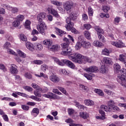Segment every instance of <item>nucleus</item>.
<instances>
[{
    "label": "nucleus",
    "mask_w": 126,
    "mask_h": 126,
    "mask_svg": "<svg viewBox=\"0 0 126 126\" xmlns=\"http://www.w3.org/2000/svg\"><path fill=\"white\" fill-rule=\"evenodd\" d=\"M69 59L73 63H75L81 64L84 61V56L79 53H73V56L69 57Z\"/></svg>",
    "instance_id": "f257e3e1"
},
{
    "label": "nucleus",
    "mask_w": 126,
    "mask_h": 126,
    "mask_svg": "<svg viewBox=\"0 0 126 126\" xmlns=\"http://www.w3.org/2000/svg\"><path fill=\"white\" fill-rule=\"evenodd\" d=\"M121 76H118L117 81L122 84V86L126 85V69L123 68L121 70Z\"/></svg>",
    "instance_id": "f03ea898"
},
{
    "label": "nucleus",
    "mask_w": 126,
    "mask_h": 126,
    "mask_svg": "<svg viewBox=\"0 0 126 126\" xmlns=\"http://www.w3.org/2000/svg\"><path fill=\"white\" fill-rule=\"evenodd\" d=\"M38 31L42 35H46L45 30H47V25L44 22H39V24L36 26Z\"/></svg>",
    "instance_id": "7ed1b4c3"
},
{
    "label": "nucleus",
    "mask_w": 126,
    "mask_h": 126,
    "mask_svg": "<svg viewBox=\"0 0 126 126\" xmlns=\"http://www.w3.org/2000/svg\"><path fill=\"white\" fill-rule=\"evenodd\" d=\"M4 7H5L6 9H7V10H10V11H11V13L13 14H15L19 11V9L16 7H12L10 5L4 4Z\"/></svg>",
    "instance_id": "20e7f679"
},
{
    "label": "nucleus",
    "mask_w": 126,
    "mask_h": 126,
    "mask_svg": "<svg viewBox=\"0 0 126 126\" xmlns=\"http://www.w3.org/2000/svg\"><path fill=\"white\" fill-rule=\"evenodd\" d=\"M47 11L48 13H50V14H53V16L56 17L57 18H59L60 17V15H59V13L58 11L55 9L53 8L52 6L48 7L47 8Z\"/></svg>",
    "instance_id": "39448f33"
},
{
    "label": "nucleus",
    "mask_w": 126,
    "mask_h": 126,
    "mask_svg": "<svg viewBox=\"0 0 126 126\" xmlns=\"http://www.w3.org/2000/svg\"><path fill=\"white\" fill-rule=\"evenodd\" d=\"M73 6V2L71 1H66L63 4V7L66 11H68V10H70V9L72 8Z\"/></svg>",
    "instance_id": "423d86ee"
},
{
    "label": "nucleus",
    "mask_w": 126,
    "mask_h": 126,
    "mask_svg": "<svg viewBox=\"0 0 126 126\" xmlns=\"http://www.w3.org/2000/svg\"><path fill=\"white\" fill-rule=\"evenodd\" d=\"M62 62L63 63H64V64H65L67 66H68V67H69L70 68H72V69L75 68V65L71 61L67 59H65V60H63Z\"/></svg>",
    "instance_id": "0eeeda50"
},
{
    "label": "nucleus",
    "mask_w": 126,
    "mask_h": 126,
    "mask_svg": "<svg viewBox=\"0 0 126 126\" xmlns=\"http://www.w3.org/2000/svg\"><path fill=\"white\" fill-rule=\"evenodd\" d=\"M65 50L66 51H62L61 52V55L65 56V57H66L67 56L69 57L73 56V53L72 52V49H71V48L68 47Z\"/></svg>",
    "instance_id": "6e6552de"
},
{
    "label": "nucleus",
    "mask_w": 126,
    "mask_h": 126,
    "mask_svg": "<svg viewBox=\"0 0 126 126\" xmlns=\"http://www.w3.org/2000/svg\"><path fill=\"white\" fill-rule=\"evenodd\" d=\"M98 70V67L94 65L85 68V71L87 72H97Z\"/></svg>",
    "instance_id": "1a4fd4ad"
},
{
    "label": "nucleus",
    "mask_w": 126,
    "mask_h": 126,
    "mask_svg": "<svg viewBox=\"0 0 126 126\" xmlns=\"http://www.w3.org/2000/svg\"><path fill=\"white\" fill-rule=\"evenodd\" d=\"M46 16H47V14L44 12L38 14L37 16V19L38 22H43V20L46 18Z\"/></svg>",
    "instance_id": "9d476101"
},
{
    "label": "nucleus",
    "mask_w": 126,
    "mask_h": 126,
    "mask_svg": "<svg viewBox=\"0 0 126 126\" xmlns=\"http://www.w3.org/2000/svg\"><path fill=\"white\" fill-rule=\"evenodd\" d=\"M49 79L54 83H58L60 81V78L55 74H52L50 77Z\"/></svg>",
    "instance_id": "9b49d317"
},
{
    "label": "nucleus",
    "mask_w": 126,
    "mask_h": 126,
    "mask_svg": "<svg viewBox=\"0 0 126 126\" xmlns=\"http://www.w3.org/2000/svg\"><path fill=\"white\" fill-rule=\"evenodd\" d=\"M66 21L67 25L65 26V28L67 30H69V29L73 28L74 24L71 22V20L69 19H66Z\"/></svg>",
    "instance_id": "f8f14e48"
},
{
    "label": "nucleus",
    "mask_w": 126,
    "mask_h": 126,
    "mask_svg": "<svg viewBox=\"0 0 126 126\" xmlns=\"http://www.w3.org/2000/svg\"><path fill=\"white\" fill-rule=\"evenodd\" d=\"M43 96V97L48 98L49 99H58V95L53 93H49V94H44Z\"/></svg>",
    "instance_id": "ddd939ff"
},
{
    "label": "nucleus",
    "mask_w": 126,
    "mask_h": 126,
    "mask_svg": "<svg viewBox=\"0 0 126 126\" xmlns=\"http://www.w3.org/2000/svg\"><path fill=\"white\" fill-rule=\"evenodd\" d=\"M55 29L56 30L55 32L57 33V34H58V35L60 36V37H63V35H65V34H66V32H65L57 27H55Z\"/></svg>",
    "instance_id": "4468645a"
},
{
    "label": "nucleus",
    "mask_w": 126,
    "mask_h": 126,
    "mask_svg": "<svg viewBox=\"0 0 126 126\" xmlns=\"http://www.w3.org/2000/svg\"><path fill=\"white\" fill-rule=\"evenodd\" d=\"M94 29L96 31L97 35H104L105 32H104V31L100 27L96 26L94 27Z\"/></svg>",
    "instance_id": "2eb2a0df"
},
{
    "label": "nucleus",
    "mask_w": 126,
    "mask_h": 126,
    "mask_svg": "<svg viewBox=\"0 0 126 126\" xmlns=\"http://www.w3.org/2000/svg\"><path fill=\"white\" fill-rule=\"evenodd\" d=\"M39 113L40 111H39V109L37 107L34 108L31 112L32 116L34 118H36Z\"/></svg>",
    "instance_id": "dca6fc26"
},
{
    "label": "nucleus",
    "mask_w": 126,
    "mask_h": 126,
    "mask_svg": "<svg viewBox=\"0 0 126 126\" xmlns=\"http://www.w3.org/2000/svg\"><path fill=\"white\" fill-rule=\"evenodd\" d=\"M16 65L15 64H11V68L10 69V71L12 74H17V72H18V70L17 68L15 67Z\"/></svg>",
    "instance_id": "f3484780"
},
{
    "label": "nucleus",
    "mask_w": 126,
    "mask_h": 126,
    "mask_svg": "<svg viewBox=\"0 0 126 126\" xmlns=\"http://www.w3.org/2000/svg\"><path fill=\"white\" fill-rule=\"evenodd\" d=\"M61 49V46L58 44L53 45L51 47L49 48L50 51L52 52H58L59 50Z\"/></svg>",
    "instance_id": "a211bd4d"
},
{
    "label": "nucleus",
    "mask_w": 126,
    "mask_h": 126,
    "mask_svg": "<svg viewBox=\"0 0 126 126\" xmlns=\"http://www.w3.org/2000/svg\"><path fill=\"white\" fill-rule=\"evenodd\" d=\"M103 62L105 64H112L113 61L110 58L104 57L103 59Z\"/></svg>",
    "instance_id": "6ab92c4d"
},
{
    "label": "nucleus",
    "mask_w": 126,
    "mask_h": 126,
    "mask_svg": "<svg viewBox=\"0 0 126 126\" xmlns=\"http://www.w3.org/2000/svg\"><path fill=\"white\" fill-rule=\"evenodd\" d=\"M26 46L31 52H33L34 51V45L33 44L31 43L30 42H27L26 43Z\"/></svg>",
    "instance_id": "aec40b11"
},
{
    "label": "nucleus",
    "mask_w": 126,
    "mask_h": 126,
    "mask_svg": "<svg viewBox=\"0 0 126 126\" xmlns=\"http://www.w3.org/2000/svg\"><path fill=\"white\" fill-rule=\"evenodd\" d=\"M67 36H68V38H69V39H68V38H67L66 37H63V42H66L65 43H67L68 44H69L70 40L71 41H72V42H74V39H73V37H72V36H71V35H68Z\"/></svg>",
    "instance_id": "412c9836"
},
{
    "label": "nucleus",
    "mask_w": 126,
    "mask_h": 126,
    "mask_svg": "<svg viewBox=\"0 0 126 126\" xmlns=\"http://www.w3.org/2000/svg\"><path fill=\"white\" fill-rule=\"evenodd\" d=\"M82 46L85 49H88V48H90L91 47V43H90L89 42L83 41V42L82 43Z\"/></svg>",
    "instance_id": "4be33fe9"
},
{
    "label": "nucleus",
    "mask_w": 126,
    "mask_h": 126,
    "mask_svg": "<svg viewBox=\"0 0 126 126\" xmlns=\"http://www.w3.org/2000/svg\"><path fill=\"white\" fill-rule=\"evenodd\" d=\"M84 102L86 106L94 105V101L90 99H86L85 100Z\"/></svg>",
    "instance_id": "5701e85b"
},
{
    "label": "nucleus",
    "mask_w": 126,
    "mask_h": 126,
    "mask_svg": "<svg viewBox=\"0 0 126 126\" xmlns=\"http://www.w3.org/2000/svg\"><path fill=\"white\" fill-rule=\"evenodd\" d=\"M93 44L95 47H98L99 48H101L103 46V43L97 40L94 41Z\"/></svg>",
    "instance_id": "b1692460"
},
{
    "label": "nucleus",
    "mask_w": 126,
    "mask_h": 126,
    "mask_svg": "<svg viewBox=\"0 0 126 126\" xmlns=\"http://www.w3.org/2000/svg\"><path fill=\"white\" fill-rule=\"evenodd\" d=\"M84 34L86 39H87L88 40L91 39V33L89 31H85L84 32Z\"/></svg>",
    "instance_id": "393cba45"
},
{
    "label": "nucleus",
    "mask_w": 126,
    "mask_h": 126,
    "mask_svg": "<svg viewBox=\"0 0 126 126\" xmlns=\"http://www.w3.org/2000/svg\"><path fill=\"white\" fill-rule=\"evenodd\" d=\"M31 24V22L29 21V20H27L25 24V27L26 29H28V30H30L31 29V27H30V25Z\"/></svg>",
    "instance_id": "a878e982"
},
{
    "label": "nucleus",
    "mask_w": 126,
    "mask_h": 126,
    "mask_svg": "<svg viewBox=\"0 0 126 126\" xmlns=\"http://www.w3.org/2000/svg\"><path fill=\"white\" fill-rule=\"evenodd\" d=\"M17 53H18L19 56L21 58H23V59H25V58H26V57H27L26 54L24 53V52L21 51L20 50H17Z\"/></svg>",
    "instance_id": "bb28decb"
},
{
    "label": "nucleus",
    "mask_w": 126,
    "mask_h": 126,
    "mask_svg": "<svg viewBox=\"0 0 126 126\" xmlns=\"http://www.w3.org/2000/svg\"><path fill=\"white\" fill-rule=\"evenodd\" d=\"M19 38L23 42H26L27 41V37L24 34L21 33L19 34Z\"/></svg>",
    "instance_id": "cd10ccee"
},
{
    "label": "nucleus",
    "mask_w": 126,
    "mask_h": 126,
    "mask_svg": "<svg viewBox=\"0 0 126 126\" xmlns=\"http://www.w3.org/2000/svg\"><path fill=\"white\" fill-rule=\"evenodd\" d=\"M111 45H113L116 48H123V45L121 44V43H119L118 42H112Z\"/></svg>",
    "instance_id": "c85d7f7f"
},
{
    "label": "nucleus",
    "mask_w": 126,
    "mask_h": 126,
    "mask_svg": "<svg viewBox=\"0 0 126 126\" xmlns=\"http://www.w3.org/2000/svg\"><path fill=\"white\" fill-rule=\"evenodd\" d=\"M88 13L89 16H93L94 11H93V9L91 6L89 7L88 9Z\"/></svg>",
    "instance_id": "c756f323"
},
{
    "label": "nucleus",
    "mask_w": 126,
    "mask_h": 126,
    "mask_svg": "<svg viewBox=\"0 0 126 126\" xmlns=\"http://www.w3.org/2000/svg\"><path fill=\"white\" fill-rule=\"evenodd\" d=\"M100 71L101 73H106L107 72V68L105 65H102L101 66Z\"/></svg>",
    "instance_id": "7c9ffc66"
},
{
    "label": "nucleus",
    "mask_w": 126,
    "mask_h": 126,
    "mask_svg": "<svg viewBox=\"0 0 126 126\" xmlns=\"http://www.w3.org/2000/svg\"><path fill=\"white\" fill-rule=\"evenodd\" d=\"M94 92H95V93H97V94L99 95V96H104V93L101 90H99L98 89H95L94 90Z\"/></svg>",
    "instance_id": "2f4dec72"
},
{
    "label": "nucleus",
    "mask_w": 126,
    "mask_h": 126,
    "mask_svg": "<svg viewBox=\"0 0 126 126\" xmlns=\"http://www.w3.org/2000/svg\"><path fill=\"white\" fill-rule=\"evenodd\" d=\"M13 27H18L20 25V22L18 20L16 19V20L14 21L12 23Z\"/></svg>",
    "instance_id": "473e14b6"
},
{
    "label": "nucleus",
    "mask_w": 126,
    "mask_h": 126,
    "mask_svg": "<svg viewBox=\"0 0 126 126\" xmlns=\"http://www.w3.org/2000/svg\"><path fill=\"white\" fill-rule=\"evenodd\" d=\"M43 44L46 46H51L53 44V41L50 39L45 40L43 41Z\"/></svg>",
    "instance_id": "72a5a7b5"
},
{
    "label": "nucleus",
    "mask_w": 126,
    "mask_h": 126,
    "mask_svg": "<svg viewBox=\"0 0 126 126\" xmlns=\"http://www.w3.org/2000/svg\"><path fill=\"white\" fill-rule=\"evenodd\" d=\"M92 27V26L90 24H85L83 25L84 29H86V30H90Z\"/></svg>",
    "instance_id": "f704fd0d"
},
{
    "label": "nucleus",
    "mask_w": 126,
    "mask_h": 126,
    "mask_svg": "<svg viewBox=\"0 0 126 126\" xmlns=\"http://www.w3.org/2000/svg\"><path fill=\"white\" fill-rule=\"evenodd\" d=\"M69 18L70 20H75L76 19V16H75L73 12H72L69 15Z\"/></svg>",
    "instance_id": "c9c22d12"
},
{
    "label": "nucleus",
    "mask_w": 126,
    "mask_h": 126,
    "mask_svg": "<svg viewBox=\"0 0 126 126\" xmlns=\"http://www.w3.org/2000/svg\"><path fill=\"white\" fill-rule=\"evenodd\" d=\"M68 46H69V43L63 42L61 44V46L63 50H65L66 49L68 48Z\"/></svg>",
    "instance_id": "e433bc0d"
},
{
    "label": "nucleus",
    "mask_w": 126,
    "mask_h": 126,
    "mask_svg": "<svg viewBox=\"0 0 126 126\" xmlns=\"http://www.w3.org/2000/svg\"><path fill=\"white\" fill-rule=\"evenodd\" d=\"M51 3L54 5H57V6H60L62 4V3L60 1L55 0H51Z\"/></svg>",
    "instance_id": "4c0bfd02"
},
{
    "label": "nucleus",
    "mask_w": 126,
    "mask_h": 126,
    "mask_svg": "<svg viewBox=\"0 0 126 126\" xmlns=\"http://www.w3.org/2000/svg\"><path fill=\"white\" fill-rule=\"evenodd\" d=\"M65 123H67V124H69V126H71L72 125H74V123H73L74 121L71 119H66L65 121Z\"/></svg>",
    "instance_id": "58836bf2"
},
{
    "label": "nucleus",
    "mask_w": 126,
    "mask_h": 126,
    "mask_svg": "<svg viewBox=\"0 0 126 126\" xmlns=\"http://www.w3.org/2000/svg\"><path fill=\"white\" fill-rule=\"evenodd\" d=\"M58 89L60 90L62 93H63V94H65V95H66L67 94V92H66V90H65V89L62 87H58Z\"/></svg>",
    "instance_id": "ea45409f"
},
{
    "label": "nucleus",
    "mask_w": 126,
    "mask_h": 126,
    "mask_svg": "<svg viewBox=\"0 0 126 126\" xmlns=\"http://www.w3.org/2000/svg\"><path fill=\"white\" fill-rule=\"evenodd\" d=\"M16 19L20 22V21H23L24 20V16L23 15H19L17 16Z\"/></svg>",
    "instance_id": "a19ab883"
},
{
    "label": "nucleus",
    "mask_w": 126,
    "mask_h": 126,
    "mask_svg": "<svg viewBox=\"0 0 126 126\" xmlns=\"http://www.w3.org/2000/svg\"><path fill=\"white\" fill-rule=\"evenodd\" d=\"M114 68L115 71H119V70H121V66L119 64L116 63L114 65Z\"/></svg>",
    "instance_id": "79ce46f5"
},
{
    "label": "nucleus",
    "mask_w": 126,
    "mask_h": 126,
    "mask_svg": "<svg viewBox=\"0 0 126 126\" xmlns=\"http://www.w3.org/2000/svg\"><path fill=\"white\" fill-rule=\"evenodd\" d=\"M98 37L99 38V40L101 42H103V43H105V42H106V40L105 39V37H104V35L102 34H98Z\"/></svg>",
    "instance_id": "37998d69"
},
{
    "label": "nucleus",
    "mask_w": 126,
    "mask_h": 126,
    "mask_svg": "<svg viewBox=\"0 0 126 126\" xmlns=\"http://www.w3.org/2000/svg\"><path fill=\"white\" fill-rule=\"evenodd\" d=\"M107 105L109 107H114V106H115V101L112 100H109L107 102Z\"/></svg>",
    "instance_id": "c03bdc74"
},
{
    "label": "nucleus",
    "mask_w": 126,
    "mask_h": 126,
    "mask_svg": "<svg viewBox=\"0 0 126 126\" xmlns=\"http://www.w3.org/2000/svg\"><path fill=\"white\" fill-rule=\"evenodd\" d=\"M36 49L37 51H42L43 50V46L41 44H37L36 46Z\"/></svg>",
    "instance_id": "a18cd8bd"
},
{
    "label": "nucleus",
    "mask_w": 126,
    "mask_h": 126,
    "mask_svg": "<svg viewBox=\"0 0 126 126\" xmlns=\"http://www.w3.org/2000/svg\"><path fill=\"white\" fill-rule=\"evenodd\" d=\"M24 76L26 78H28V79H31V78H32V75L29 72L25 73Z\"/></svg>",
    "instance_id": "49530a36"
},
{
    "label": "nucleus",
    "mask_w": 126,
    "mask_h": 126,
    "mask_svg": "<svg viewBox=\"0 0 126 126\" xmlns=\"http://www.w3.org/2000/svg\"><path fill=\"white\" fill-rule=\"evenodd\" d=\"M34 94L36 97H41L42 96V94H41V93L39 91H35L34 92Z\"/></svg>",
    "instance_id": "de8ad7c7"
},
{
    "label": "nucleus",
    "mask_w": 126,
    "mask_h": 126,
    "mask_svg": "<svg viewBox=\"0 0 126 126\" xmlns=\"http://www.w3.org/2000/svg\"><path fill=\"white\" fill-rule=\"evenodd\" d=\"M102 10L104 12H108L110 10V7L108 6H103Z\"/></svg>",
    "instance_id": "09e8293b"
},
{
    "label": "nucleus",
    "mask_w": 126,
    "mask_h": 126,
    "mask_svg": "<svg viewBox=\"0 0 126 126\" xmlns=\"http://www.w3.org/2000/svg\"><path fill=\"white\" fill-rule=\"evenodd\" d=\"M84 76L88 79V80H92V76L90 75L89 74L85 73Z\"/></svg>",
    "instance_id": "8fccbe9b"
},
{
    "label": "nucleus",
    "mask_w": 126,
    "mask_h": 126,
    "mask_svg": "<svg viewBox=\"0 0 126 126\" xmlns=\"http://www.w3.org/2000/svg\"><path fill=\"white\" fill-rule=\"evenodd\" d=\"M80 87L82 88L83 90H84L86 92H88V91L89 90V89L88 88L87 86H84L83 85H80Z\"/></svg>",
    "instance_id": "3c124183"
},
{
    "label": "nucleus",
    "mask_w": 126,
    "mask_h": 126,
    "mask_svg": "<svg viewBox=\"0 0 126 126\" xmlns=\"http://www.w3.org/2000/svg\"><path fill=\"white\" fill-rule=\"evenodd\" d=\"M119 61L122 62V63H125L126 60H125V55L124 54H121L120 55V57L119 58Z\"/></svg>",
    "instance_id": "603ef678"
},
{
    "label": "nucleus",
    "mask_w": 126,
    "mask_h": 126,
    "mask_svg": "<svg viewBox=\"0 0 126 126\" xmlns=\"http://www.w3.org/2000/svg\"><path fill=\"white\" fill-rule=\"evenodd\" d=\"M41 69L42 71H46L48 69V66L45 64L41 65Z\"/></svg>",
    "instance_id": "864d4df0"
},
{
    "label": "nucleus",
    "mask_w": 126,
    "mask_h": 126,
    "mask_svg": "<svg viewBox=\"0 0 126 126\" xmlns=\"http://www.w3.org/2000/svg\"><path fill=\"white\" fill-rule=\"evenodd\" d=\"M33 63H34V64H37V65H40V64H43V61H41V60H34L33 61Z\"/></svg>",
    "instance_id": "5fc2aeb1"
},
{
    "label": "nucleus",
    "mask_w": 126,
    "mask_h": 126,
    "mask_svg": "<svg viewBox=\"0 0 126 126\" xmlns=\"http://www.w3.org/2000/svg\"><path fill=\"white\" fill-rule=\"evenodd\" d=\"M80 117L83 119H87V114L84 112H82L80 113Z\"/></svg>",
    "instance_id": "6e6d98bb"
},
{
    "label": "nucleus",
    "mask_w": 126,
    "mask_h": 126,
    "mask_svg": "<svg viewBox=\"0 0 126 126\" xmlns=\"http://www.w3.org/2000/svg\"><path fill=\"white\" fill-rule=\"evenodd\" d=\"M21 108L24 110V111H29L30 109L29 106L25 105H22Z\"/></svg>",
    "instance_id": "4d7b16f0"
},
{
    "label": "nucleus",
    "mask_w": 126,
    "mask_h": 126,
    "mask_svg": "<svg viewBox=\"0 0 126 126\" xmlns=\"http://www.w3.org/2000/svg\"><path fill=\"white\" fill-rule=\"evenodd\" d=\"M24 89L27 91H29V92H32V91H33V89L32 87L29 86L25 87Z\"/></svg>",
    "instance_id": "13d9d810"
},
{
    "label": "nucleus",
    "mask_w": 126,
    "mask_h": 126,
    "mask_svg": "<svg viewBox=\"0 0 126 126\" xmlns=\"http://www.w3.org/2000/svg\"><path fill=\"white\" fill-rule=\"evenodd\" d=\"M81 46H82V43L80 42H77L76 44L75 48L77 50H79L81 48Z\"/></svg>",
    "instance_id": "bf43d9fd"
},
{
    "label": "nucleus",
    "mask_w": 126,
    "mask_h": 126,
    "mask_svg": "<svg viewBox=\"0 0 126 126\" xmlns=\"http://www.w3.org/2000/svg\"><path fill=\"white\" fill-rule=\"evenodd\" d=\"M53 93H55V94H58V95H62V93L60 92V91H59V90L57 89H54L53 90Z\"/></svg>",
    "instance_id": "052dcab7"
},
{
    "label": "nucleus",
    "mask_w": 126,
    "mask_h": 126,
    "mask_svg": "<svg viewBox=\"0 0 126 126\" xmlns=\"http://www.w3.org/2000/svg\"><path fill=\"white\" fill-rule=\"evenodd\" d=\"M4 121H5V122H8V121H9V119H8V116H7V115L5 114L2 116Z\"/></svg>",
    "instance_id": "680f3d73"
},
{
    "label": "nucleus",
    "mask_w": 126,
    "mask_h": 126,
    "mask_svg": "<svg viewBox=\"0 0 126 126\" xmlns=\"http://www.w3.org/2000/svg\"><path fill=\"white\" fill-rule=\"evenodd\" d=\"M107 108L108 106L105 105H103L100 106V109H101L102 111H104V112H107L106 110H107Z\"/></svg>",
    "instance_id": "e2e57ef3"
},
{
    "label": "nucleus",
    "mask_w": 126,
    "mask_h": 126,
    "mask_svg": "<svg viewBox=\"0 0 126 126\" xmlns=\"http://www.w3.org/2000/svg\"><path fill=\"white\" fill-rule=\"evenodd\" d=\"M15 61H16V62H17V63H22V62L23 61L22 59H21V58H20L19 57H16L15 58Z\"/></svg>",
    "instance_id": "0e129e2a"
},
{
    "label": "nucleus",
    "mask_w": 126,
    "mask_h": 126,
    "mask_svg": "<svg viewBox=\"0 0 126 126\" xmlns=\"http://www.w3.org/2000/svg\"><path fill=\"white\" fill-rule=\"evenodd\" d=\"M110 53L109 52V50L107 49H104V50L102 52V55H105V56H108Z\"/></svg>",
    "instance_id": "69168bd1"
},
{
    "label": "nucleus",
    "mask_w": 126,
    "mask_h": 126,
    "mask_svg": "<svg viewBox=\"0 0 126 126\" xmlns=\"http://www.w3.org/2000/svg\"><path fill=\"white\" fill-rule=\"evenodd\" d=\"M84 61H85L86 62H87V63H91L92 62V60L91 59L87 57H85L84 58Z\"/></svg>",
    "instance_id": "338daca9"
},
{
    "label": "nucleus",
    "mask_w": 126,
    "mask_h": 126,
    "mask_svg": "<svg viewBox=\"0 0 126 126\" xmlns=\"http://www.w3.org/2000/svg\"><path fill=\"white\" fill-rule=\"evenodd\" d=\"M0 69H2L3 71H6L5 66H4V64H0Z\"/></svg>",
    "instance_id": "774afa93"
}]
</instances>
